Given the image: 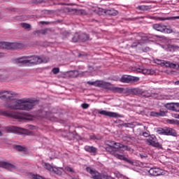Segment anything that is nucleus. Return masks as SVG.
<instances>
[{"label":"nucleus","mask_w":179,"mask_h":179,"mask_svg":"<svg viewBox=\"0 0 179 179\" xmlns=\"http://www.w3.org/2000/svg\"><path fill=\"white\" fill-rule=\"evenodd\" d=\"M17 94L14 92L1 91L0 92V99L1 100H11V102L8 105V108L11 110H25L29 111L36 106V101L33 99H22L15 100L13 97H16Z\"/></svg>","instance_id":"1"},{"label":"nucleus","mask_w":179,"mask_h":179,"mask_svg":"<svg viewBox=\"0 0 179 179\" xmlns=\"http://www.w3.org/2000/svg\"><path fill=\"white\" fill-rule=\"evenodd\" d=\"M43 63V59L38 56L22 57L15 59V64L19 66H29L31 65H38Z\"/></svg>","instance_id":"2"},{"label":"nucleus","mask_w":179,"mask_h":179,"mask_svg":"<svg viewBox=\"0 0 179 179\" xmlns=\"http://www.w3.org/2000/svg\"><path fill=\"white\" fill-rule=\"evenodd\" d=\"M0 115L10 117L11 118H14V120H25L26 121H33L34 120V117L29 113L22 115L16 111H3L0 110Z\"/></svg>","instance_id":"3"},{"label":"nucleus","mask_w":179,"mask_h":179,"mask_svg":"<svg viewBox=\"0 0 179 179\" xmlns=\"http://www.w3.org/2000/svg\"><path fill=\"white\" fill-rule=\"evenodd\" d=\"M98 87H101L102 89H106V90H110L113 93H122L124 92V88L120 87H115L110 83H107L103 80H99Z\"/></svg>","instance_id":"4"},{"label":"nucleus","mask_w":179,"mask_h":179,"mask_svg":"<svg viewBox=\"0 0 179 179\" xmlns=\"http://www.w3.org/2000/svg\"><path fill=\"white\" fill-rule=\"evenodd\" d=\"M24 45L21 43H6V42H0V48L6 50H21Z\"/></svg>","instance_id":"5"},{"label":"nucleus","mask_w":179,"mask_h":179,"mask_svg":"<svg viewBox=\"0 0 179 179\" xmlns=\"http://www.w3.org/2000/svg\"><path fill=\"white\" fill-rule=\"evenodd\" d=\"M106 152H109L113 156L116 157V159H119V160H124V162H127V163H132L131 160L128 159L125 156L122 155H120L118 152H117L116 150H114V148L113 147L112 144H108V146L106 148Z\"/></svg>","instance_id":"6"},{"label":"nucleus","mask_w":179,"mask_h":179,"mask_svg":"<svg viewBox=\"0 0 179 179\" xmlns=\"http://www.w3.org/2000/svg\"><path fill=\"white\" fill-rule=\"evenodd\" d=\"M145 142L149 146H153V148H158L162 149V145L157 141V138L155 135H150L148 138L145 140Z\"/></svg>","instance_id":"7"},{"label":"nucleus","mask_w":179,"mask_h":179,"mask_svg":"<svg viewBox=\"0 0 179 179\" xmlns=\"http://www.w3.org/2000/svg\"><path fill=\"white\" fill-rule=\"evenodd\" d=\"M87 173H89L90 174H91L92 178L93 179H103L101 177V173H100L99 171H97L96 170H94L90 167H87L86 169ZM106 179H114L113 178H112L111 176H106Z\"/></svg>","instance_id":"8"},{"label":"nucleus","mask_w":179,"mask_h":179,"mask_svg":"<svg viewBox=\"0 0 179 179\" xmlns=\"http://www.w3.org/2000/svg\"><path fill=\"white\" fill-rule=\"evenodd\" d=\"M45 169L50 173L57 174V176H62V173H64V169L56 167L50 164H45Z\"/></svg>","instance_id":"9"},{"label":"nucleus","mask_w":179,"mask_h":179,"mask_svg":"<svg viewBox=\"0 0 179 179\" xmlns=\"http://www.w3.org/2000/svg\"><path fill=\"white\" fill-rule=\"evenodd\" d=\"M10 131L14 132L15 134H21L24 135H31V134H33L31 131L26 129H23L17 127H10Z\"/></svg>","instance_id":"10"},{"label":"nucleus","mask_w":179,"mask_h":179,"mask_svg":"<svg viewBox=\"0 0 179 179\" xmlns=\"http://www.w3.org/2000/svg\"><path fill=\"white\" fill-rule=\"evenodd\" d=\"M159 65L162 66H166V68H171L172 69H179V64L171 63L166 60H158Z\"/></svg>","instance_id":"11"},{"label":"nucleus","mask_w":179,"mask_h":179,"mask_svg":"<svg viewBox=\"0 0 179 179\" xmlns=\"http://www.w3.org/2000/svg\"><path fill=\"white\" fill-rule=\"evenodd\" d=\"M138 81H139L138 77L127 76V75L123 76L120 79V82H122V83H131V82H138Z\"/></svg>","instance_id":"12"},{"label":"nucleus","mask_w":179,"mask_h":179,"mask_svg":"<svg viewBox=\"0 0 179 179\" xmlns=\"http://www.w3.org/2000/svg\"><path fill=\"white\" fill-rule=\"evenodd\" d=\"M99 114L101 115H106V117H110L111 118H121L122 117L121 115L118 114L117 113L115 112H108L106 110H100Z\"/></svg>","instance_id":"13"},{"label":"nucleus","mask_w":179,"mask_h":179,"mask_svg":"<svg viewBox=\"0 0 179 179\" xmlns=\"http://www.w3.org/2000/svg\"><path fill=\"white\" fill-rule=\"evenodd\" d=\"M165 107L171 111L179 112V103H166Z\"/></svg>","instance_id":"14"},{"label":"nucleus","mask_w":179,"mask_h":179,"mask_svg":"<svg viewBox=\"0 0 179 179\" xmlns=\"http://www.w3.org/2000/svg\"><path fill=\"white\" fill-rule=\"evenodd\" d=\"M0 167L6 169L7 170H15L16 169L15 165L5 162H0Z\"/></svg>","instance_id":"15"},{"label":"nucleus","mask_w":179,"mask_h":179,"mask_svg":"<svg viewBox=\"0 0 179 179\" xmlns=\"http://www.w3.org/2000/svg\"><path fill=\"white\" fill-rule=\"evenodd\" d=\"M149 174L150 176H153L154 177H157V176H162V170L159 168H151L149 171Z\"/></svg>","instance_id":"16"},{"label":"nucleus","mask_w":179,"mask_h":179,"mask_svg":"<svg viewBox=\"0 0 179 179\" xmlns=\"http://www.w3.org/2000/svg\"><path fill=\"white\" fill-rule=\"evenodd\" d=\"M85 152H88V153H92L94 156H96L97 154V148L94 146L85 145L84 148Z\"/></svg>","instance_id":"17"},{"label":"nucleus","mask_w":179,"mask_h":179,"mask_svg":"<svg viewBox=\"0 0 179 179\" xmlns=\"http://www.w3.org/2000/svg\"><path fill=\"white\" fill-rule=\"evenodd\" d=\"M165 135L168 136H177V131L174 129L165 127Z\"/></svg>","instance_id":"18"},{"label":"nucleus","mask_w":179,"mask_h":179,"mask_svg":"<svg viewBox=\"0 0 179 179\" xmlns=\"http://www.w3.org/2000/svg\"><path fill=\"white\" fill-rule=\"evenodd\" d=\"M128 92L130 93V94H135L136 96L143 94V90L141 88H132L129 90Z\"/></svg>","instance_id":"19"},{"label":"nucleus","mask_w":179,"mask_h":179,"mask_svg":"<svg viewBox=\"0 0 179 179\" xmlns=\"http://www.w3.org/2000/svg\"><path fill=\"white\" fill-rule=\"evenodd\" d=\"M109 143L112 144L114 150H116L117 153H118V149H121V148H124L123 144H121L120 143H117L115 141H109Z\"/></svg>","instance_id":"20"},{"label":"nucleus","mask_w":179,"mask_h":179,"mask_svg":"<svg viewBox=\"0 0 179 179\" xmlns=\"http://www.w3.org/2000/svg\"><path fill=\"white\" fill-rule=\"evenodd\" d=\"M167 111L160 110L159 112H151L152 117H165Z\"/></svg>","instance_id":"21"},{"label":"nucleus","mask_w":179,"mask_h":179,"mask_svg":"<svg viewBox=\"0 0 179 179\" xmlns=\"http://www.w3.org/2000/svg\"><path fill=\"white\" fill-rule=\"evenodd\" d=\"M153 29L157 30V31H161L163 33V31H164L165 26L162 24H153Z\"/></svg>","instance_id":"22"},{"label":"nucleus","mask_w":179,"mask_h":179,"mask_svg":"<svg viewBox=\"0 0 179 179\" xmlns=\"http://www.w3.org/2000/svg\"><path fill=\"white\" fill-rule=\"evenodd\" d=\"M89 40H92V38L89 37V35L86 34H81L80 35V41H81L82 43H85V41H89Z\"/></svg>","instance_id":"23"},{"label":"nucleus","mask_w":179,"mask_h":179,"mask_svg":"<svg viewBox=\"0 0 179 179\" xmlns=\"http://www.w3.org/2000/svg\"><path fill=\"white\" fill-rule=\"evenodd\" d=\"M33 34H34V36H37L38 37H40L41 36H44V34H45V29L34 31Z\"/></svg>","instance_id":"24"},{"label":"nucleus","mask_w":179,"mask_h":179,"mask_svg":"<svg viewBox=\"0 0 179 179\" xmlns=\"http://www.w3.org/2000/svg\"><path fill=\"white\" fill-rule=\"evenodd\" d=\"M141 73H143V75H155V70L143 69Z\"/></svg>","instance_id":"25"},{"label":"nucleus","mask_w":179,"mask_h":179,"mask_svg":"<svg viewBox=\"0 0 179 179\" xmlns=\"http://www.w3.org/2000/svg\"><path fill=\"white\" fill-rule=\"evenodd\" d=\"M177 19H179V16L171 17H157V20H160L161 22H163L164 20H176Z\"/></svg>","instance_id":"26"},{"label":"nucleus","mask_w":179,"mask_h":179,"mask_svg":"<svg viewBox=\"0 0 179 179\" xmlns=\"http://www.w3.org/2000/svg\"><path fill=\"white\" fill-rule=\"evenodd\" d=\"M118 14V11L115 9L106 10V15H109V16H117Z\"/></svg>","instance_id":"27"},{"label":"nucleus","mask_w":179,"mask_h":179,"mask_svg":"<svg viewBox=\"0 0 179 179\" xmlns=\"http://www.w3.org/2000/svg\"><path fill=\"white\" fill-rule=\"evenodd\" d=\"M143 69V68L141 66H133L131 68V71H133V72H136V73H142Z\"/></svg>","instance_id":"28"},{"label":"nucleus","mask_w":179,"mask_h":179,"mask_svg":"<svg viewBox=\"0 0 179 179\" xmlns=\"http://www.w3.org/2000/svg\"><path fill=\"white\" fill-rule=\"evenodd\" d=\"M73 11L76 14V15H86V11L83 9H73Z\"/></svg>","instance_id":"29"},{"label":"nucleus","mask_w":179,"mask_h":179,"mask_svg":"<svg viewBox=\"0 0 179 179\" xmlns=\"http://www.w3.org/2000/svg\"><path fill=\"white\" fill-rule=\"evenodd\" d=\"M179 47L174 45H168V51H170L171 52H174L176 50H178Z\"/></svg>","instance_id":"30"},{"label":"nucleus","mask_w":179,"mask_h":179,"mask_svg":"<svg viewBox=\"0 0 179 179\" xmlns=\"http://www.w3.org/2000/svg\"><path fill=\"white\" fill-rule=\"evenodd\" d=\"M46 118L50 121H55V116L51 112H46Z\"/></svg>","instance_id":"31"},{"label":"nucleus","mask_w":179,"mask_h":179,"mask_svg":"<svg viewBox=\"0 0 179 179\" xmlns=\"http://www.w3.org/2000/svg\"><path fill=\"white\" fill-rule=\"evenodd\" d=\"M70 78H77L78 73V71H71L68 73Z\"/></svg>","instance_id":"32"},{"label":"nucleus","mask_w":179,"mask_h":179,"mask_svg":"<svg viewBox=\"0 0 179 179\" xmlns=\"http://www.w3.org/2000/svg\"><path fill=\"white\" fill-rule=\"evenodd\" d=\"M80 34H79L78 33H76L74 36L72 38V41L73 43H78V41H80Z\"/></svg>","instance_id":"33"},{"label":"nucleus","mask_w":179,"mask_h":179,"mask_svg":"<svg viewBox=\"0 0 179 179\" xmlns=\"http://www.w3.org/2000/svg\"><path fill=\"white\" fill-rule=\"evenodd\" d=\"M14 149L18 152H26V148L21 145H15Z\"/></svg>","instance_id":"34"},{"label":"nucleus","mask_w":179,"mask_h":179,"mask_svg":"<svg viewBox=\"0 0 179 179\" xmlns=\"http://www.w3.org/2000/svg\"><path fill=\"white\" fill-rule=\"evenodd\" d=\"M136 9H138V10L145 11V10H148L149 9V6H145V5L138 6V7H136Z\"/></svg>","instance_id":"35"},{"label":"nucleus","mask_w":179,"mask_h":179,"mask_svg":"<svg viewBox=\"0 0 179 179\" xmlns=\"http://www.w3.org/2000/svg\"><path fill=\"white\" fill-rule=\"evenodd\" d=\"M124 141H127V142H130V143H133V142H135L136 138L135 137L127 136Z\"/></svg>","instance_id":"36"},{"label":"nucleus","mask_w":179,"mask_h":179,"mask_svg":"<svg viewBox=\"0 0 179 179\" xmlns=\"http://www.w3.org/2000/svg\"><path fill=\"white\" fill-rule=\"evenodd\" d=\"M20 25L23 29H31V25L27 23H21Z\"/></svg>","instance_id":"37"},{"label":"nucleus","mask_w":179,"mask_h":179,"mask_svg":"<svg viewBox=\"0 0 179 179\" xmlns=\"http://www.w3.org/2000/svg\"><path fill=\"white\" fill-rule=\"evenodd\" d=\"M87 83L88 85H91V86H96V87H99V80L94 82L88 81Z\"/></svg>","instance_id":"38"},{"label":"nucleus","mask_w":179,"mask_h":179,"mask_svg":"<svg viewBox=\"0 0 179 179\" xmlns=\"http://www.w3.org/2000/svg\"><path fill=\"white\" fill-rule=\"evenodd\" d=\"M107 10L99 8L98 15H106Z\"/></svg>","instance_id":"39"},{"label":"nucleus","mask_w":179,"mask_h":179,"mask_svg":"<svg viewBox=\"0 0 179 179\" xmlns=\"http://www.w3.org/2000/svg\"><path fill=\"white\" fill-rule=\"evenodd\" d=\"M165 132H166V128L159 129L157 130V134H159V135H165Z\"/></svg>","instance_id":"40"},{"label":"nucleus","mask_w":179,"mask_h":179,"mask_svg":"<svg viewBox=\"0 0 179 179\" xmlns=\"http://www.w3.org/2000/svg\"><path fill=\"white\" fill-rule=\"evenodd\" d=\"M162 33H168V34L173 33V30L167 28V27L165 26V28H164V31H162Z\"/></svg>","instance_id":"41"},{"label":"nucleus","mask_w":179,"mask_h":179,"mask_svg":"<svg viewBox=\"0 0 179 179\" xmlns=\"http://www.w3.org/2000/svg\"><path fill=\"white\" fill-rule=\"evenodd\" d=\"M52 72L54 73V75H57L59 73V68L57 67V68L52 69Z\"/></svg>","instance_id":"42"},{"label":"nucleus","mask_w":179,"mask_h":179,"mask_svg":"<svg viewBox=\"0 0 179 179\" xmlns=\"http://www.w3.org/2000/svg\"><path fill=\"white\" fill-rule=\"evenodd\" d=\"M70 35H71V34L69 32L66 31L63 32V37L64 38H66L67 37H69Z\"/></svg>","instance_id":"43"},{"label":"nucleus","mask_w":179,"mask_h":179,"mask_svg":"<svg viewBox=\"0 0 179 179\" xmlns=\"http://www.w3.org/2000/svg\"><path fill=\"white\" fill-rule=\"evenodd\" d=\"M65 170H66V171H69V173H73V169H72L71 167L66 166Z\"/></svg>","instance_id":"44"},{"label":"nucleus","mask_w":179,"mask_h":179,"mask_svg":"<svg viewBox=\"0 0 179 179\" xmlns=\"http://www.w3.org/2000/svg\"><path fill=\"white\" fill-rule=\"evenodd\" d=\"M143 136H144L145 138H149V136H150V134L149 132H143Z\"/></svg>","instance_id":"45"},{"label":"nucleus","mask_w":179,"mask_h":179,"mask_svg":"<svg viewBox=\"0 0 179 179\" xmlns=\"http://www.w3.org/2000/svg\"><path fill=\"white\" fill-rule=\"evenodd\" d=\"M44 0H32L34 3H41Z\"/></svg>","instance_id":"46"},{"label":"nucleus","mask_w":179,"mask_h":179,"mask_svg":"<svg viewBox=\"0 0 179 179\" xmlns=\"http://www.w3.org/2000/svg\"><path fill=\"white\" fill-rule=\"evenodd\" d=\"M137 45H139V43H138V42H134V43H132L131 48H136Z\"/></svg>","instance_id":"47"},{"label":"nucleus","mask_w":179,"mask_h":179,"mask_svg":"<svg viewBox=\"0 0 179 179\" xmlns=\"http://www.w3.org/2000/svg\"><path fill=\"white\" fill-rule=\"evenodd\" d=\"M81 107H83V108H84V109L89 108V104H87V103H83L81 105Z\"/></svg>","instance_id":"48"},{"label":"nucleus","mask_w":179,"mask_h":179,"mask_svg":"<svg viewBox=\"0 0 179 179\" xmlns=\"http://www.w3.org/2000/svg\"><path fill=\"white\" fill-rule=\"evenodd\" d=\"M123 149H124V150H131V148L129 147H128V145H123Z\"/></svg>","instance_id":"49"},{"label":"nucleus","mask_w":179,"mask_h":179,"mask_svg":"<svg viewBox=\"0 0 179 179\" xmlns=\"http://www.w3.org/2000/svg\"><path fill=\"white\" fill-rule=\"evenodd\" d=\"M0 80H6L5 76L0 75Z\"/></svg>","instance_id":"50"},{"label":"nucleus","mask_w":179,"mask_h":179,"mask_svg":"<svg viewBox=\"0 0 179 179\" xmlns=\"http://www.w3.org/2000/svg\"><path fill=\"white\" fill-rule=\"evenodd\" d=\"M71 135H72V133L68 132V135H66L65 136H66L68 138L69 136H71Z\"/></svg>","instance_id":"51"},{"label":"nucleus","mask_w":179,"mask_h":179,"mask_svg":"<svg viewBox=\"0 0 179 179\" xmlns=\"http://www.w3.org/2000/svg\"><path fill=\"white\" fill-rule=\"evenodd\" d=\"M40 24H45V21L40 22Z\"/></svg>","instance_id":"52"},{"label":"nucleus","mask_w":179,"mask_h":179,"mask_svg":"<svg viewBox=\"0 0 179 179\" xmlns=\"http://www.w3.org/2000/svg\"><path fill=\"white\" fill-rule=\"evenodd\" d=\"M90 138H91V139H96V137H94V136H90Z\"/></svg>","instance_id":"53"},{"label":"nucleus","mask_w":179,"mask_h":179,"mask_svg":"<svg viewBox=\"0 0 179 179\" xmlns=\"http://www.w3.org/2000/svg\"><path fill=\"white\" fill-rule=\"evenodd\" d=\"M0 136H2V131H0Z\"/></svg>","instance_id":"54"},{"label":"nucleus","mask_w":179,"mask_h":179,"mask_svg":"<svg viewBox=\"0 0 179 179\" xmlns=\"http://www.w3.org/2000/svg\"><path fill=\"white\" fill-rule=\"evenodd\" d=\"M176 85H179V80L176 83Z\"/></svg>","instance_id":"55"},{"label":"nucleus","mask_w":179,"mask_h":179,"mask_svg":"<svg viewBox=\"0 0 179 179\" xmlns=\"http://www.w3.org/2000/svg\"><path fill=\"white\" fill-rule=\"evenodd\" d=\"M50 12V10H46V13H48Z\"/></svg>","instance_id":"56"},{"label":"nucleus","mask_w":179,"mask_h":179,"mask_svg":"<svg viewBox=\"0 0 179 179\" xmlns=\"http://www.w3.org/2000/svg\"><path fill=\"white\" fill-rule=\"evenodd\" d=\"M45 24H48V22H45Z\"/></svg>","instance_id":"57"},{"label":"nucleus","mask_w":179,"mask_h":179,"mask_svg":"<svg viewBox=\"0 0 179 179\" xmlns=\"http://www.w3.org/2000/svg\"><path fill=\"white\" fill-rule=\"evenodd\" d=\"M90 69H92V67H90Z\"/></svg>","instance_id":"58"},{"label":"nucleus","mask_w":179,"mask_h":179,"mask_svg":"<svg viewBox=\"0 0 179 179\" xmlns=\"http://www.w3.org/2000/svg\"><path fill=\"white\" fill-rule=\"evenodd\" d=\"M141 157H143V155H142Z\"/></svg>","instance_id":"59"},{"label":"nucleus","mask_w":179,"mask_h":179,"mask_svg":"<svg viewBox=\"0 0 179 179\" xmlns=\"http://www.w3.org/2000/svg\"><path fill=\"white\" fill-rule=\"evenodd\" d=\"M141 157H143V155H142Z\"/></svg>","instance_id":"60"},{"label":"nucleus","mask_w":179,"mask_h":179,"mask_svg":"<svg viewBox=\"0 0 179 179\" xmlns=\"http://www.w3.org/2000/svg\"><path fill=\"white\" fill-rule=\"evenodd\" d=\"M1 124H0V128H1Z\"/></svg>","instance_id":"61"},{"label":"nucleus","mask_w":179,"mask_h":179,"mask_svg":"<svg viewBox=\"0 0 179 179\" xmlns=\"http://www.w3.org/2000/svg\"><path fill=\"white\" fill-rule=\"evenodd\" d=\"M45 30H46V31H47L48 29H46Z\"/></svg>","instance_id":"62"},{"label":"nucleus","mask_w":179,"mask_h":179,"mask_svg":"<svg viewBox=\"0 0 179 179\" xmlns=\"http://www.w3.org/2000/svg\"><path fill=\"white\" fill-rule=\"evenodd\" d=\"M178 3H179V0H178Z\"/></svg>","instance_id":"63"}]
</instances>
